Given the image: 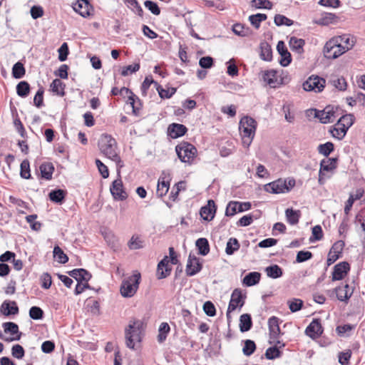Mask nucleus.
<instances>
[{
    "mask_svg": "<svg viewBox=\"0 0 365 365\" xmlns=\"http://www.w3.org/2000/svg\"><path fill=\"white\" fill-rule=\"evenodd\" d=\"M26 69L24 66L21 62L16 63L12 68V76L14 78L19 79L25 76Z\"/></svg>",
    "mask_w": 365,
    "mask_h": 365,
    "instance_id": "47",
    "label": "nucleus"
},
{
    "mask_svg": "<svg viewBox=\"0 0 365 365\" xmlns=\"http://www.w3.org/2000/svg\"><path fill=\"white\" fill-rule=\"evenodd\" d=\"M98 147L101 152L109 159L115 162L118 167H122V161L118 155L117 142L110 135L102 134L98 141Z\"/></svg>",
    "mask_w": 365,
    "mask_h": 365,
    "instance_id": "1",
    "label": "nucleus"
},
{
    "mask_svg": "<svg viewBox=\"0 0 365 365\" xmlns=\"http://www.w3.org/2000/svg\"><path fill=\"white\" fill-rule=\"evenodd\" d=\"M16 88L17 95L21 98H26L29 95L31 91L30 85L26 81H20L16 85Z\"/></svg>",
    "mask_w": 365,
    "mask_h": 365,
    "instance_id": "42",
    "label": "nucleus"
},
{
    "mask_svg": "<svg viewBox=\"0 0 365 365\" xmlns=\"http://www.w3.org/2000/svg\"><path fill=\"white\" fill-rule=\"evenodd\" d=\"M315 118L319 119L320 122L323 124L329 123L331 118L335 117V108L332 106H327L322 110L315 109Z\"/></svg>",
    "mask_w": 365,
    "mask_h": 365,
    "instance_id": "16",
    "label": "nucleus"
},
{
    "mask_svg": "<svg viewBox=\"0 0 365 365\" xmlns=\"http://www.w3.org/2000/svg\"><path fill=\"white\" fill-rule=\"evenodd\" d=\"M30 164L28 160H24L20 165V176L24 179H31Z\"/></svg>",
    "mask_w": 365,
    "mask_h": 365,
    "instance_id": "55",
    "label": "nucleus"
},
{
    "mask_svg": "<svg viewBox=\"0 0 365 365\" xmlns=\"http://www.w3.org/2000/svg\"><path fill=\"white\" fill-rule=\"evenodd\" d=\"M140 63H135L132 65H128L123 67L121 71V75L123 76H128L129 74H132L133 73L137 72L140 69Z\"/></svg>",
    "mask_w": 365,
    "mask_h": 365,
    "instance_id": "64",
    "label": "nucleus"
},
{
    "mask_svg": "<svg viewBox=\"0 0 365 365\" xmlns=\"http://www.w3.org/2000/svg\"><path fill=\"white\" fill-rule=\"evenodd\" d=\"M334 38H336L337 43L339 46H343L344 50H346V52L351 49L355 43L354 37H351L349 34H343L341 36H335Z\"/></svg>",
    "mask_w": 365,
    "mask_h": 365,
    "instance_id": "28",
    "label": "nucleus"
},
{
    "mask_svg": "<svg viewBox=\"0 0 365 365\" xmlns=\"http://www.w3.org/2000/svg\"><path fill=\"white\" fill-rule=\"evenodd\" d=\"M125 4H126L135 13H136L139 16H143V10L137 0H127L125 1Z\"/></svg>",
    "mask_w": 365,
    "mask_h": 365,
    "instance_id": "56",
    "label": "nucleus"
},
{
    "mask_svg": "<svg viewBox=\"0 0 365 365\" xmlns=\"http://www.w3.org/2000/svg\"><path fill=\"white\" fill-rule=\"evenodd\" d=\"M295 185L294 179H289L288 181L285 179L279 178L273 182H269L264 186V191L273 193L279 194L289 192Z\"/></svg>",
    "mask_w": 365,
    "mask_h": 365,
    "instance_id": "4",
    "label": "nucleus"
},
{
    "mask_svg": "<svg viewBox=\"0 0 365 365\" xmlns=\"http://www.w3.org/2000/svg\"><path fill=\"white\" fill-rule=\"evenodd\" d=\"M282 351L277 345L269 347L265 351V357L267 359L273 360L282 356Z\"/></svg>",
    "mask_w": 365,
    "mask_h": 365,
    "instance_id": "51",
    "label": "nucleus"
},
{
    "mask_svg": "<svg viewBox=\"0 0 365 365\" xmlns=\"http://www.w3.org/2000/svg\"><path fill=\"white\" fill-rule=\"evenodd\" d=\"M187 132V127L180 123H171L168 128V135L173 139L183 136Z\"/></svg>",
    "mask_w": 365,
    "mask_h": 365,
    "instance_id": "21",
    "label": "nucleus"
},
{
    "mask_svg": "<svg viewBox=\"0 0 365 365\" xmlns=\"http://www.w3.org/2000/svg\"><path fill=\"white\" fill-rule=\"evenodd\" d=\"M65 84L58 78L54 79L51 84V91L60 96L65 95Z\"/></svg>",
    "mask_w": 365,
    "mask_h": 365,
    "instance_id": "44",
    "label": "nucleus"
},
{
    "mask_svg": "<svg viewBox=\"0 0 365 365\" xmlns=\"http://www.w3.org/2000/svg\"><path fill=\"white\" fill-rule=\"evenodd\" d=\"M277 50L280 56L279 64L283 67L288 66L292 62V55L283 41H278Z\"/></svg>",
    "mask_w": 365,
    "mask_h": 365,
    "instance_id": "13",
    "label": "nucleus"
},
{
    "mask_svg": "<svg viewBox=\"0 0 365 365\" xmlns=\"http://www.w3.org/2000/svg\"><path fill=\"white\" fill-rule=\"evenodd\" d=\"M0 312L5 316L15 315L19 313V307L15 301L5 300L1 305Z\"/></svg>",
    "mask_w": 365,
    "mask_h": 365,
    "instance_id": "26",
    "label": "nucleus"
},
{
    "mask_svg": "<svg viewBox=\"0 0 365 365\" xmlns=\"http://www.w3.org/2000/svg\"><path fill=\"white\" fill-rule=\"evenodd\" d=\"M240 247L238 240L235 237H230L226 245L225 252L228 255H233Z\"/></svg>",
    "mask_w": 365,
    "mask_h": 365,
    "instance_id": "43",
    "label": "nucleus"
},
{
    "mask_svg": "<svg viewBox=\"0 0 365 365\" xmlns=\"http://www.w3.org/2000/svg\"><path fill=\"white\" fill-rule=\"evenodd\" d=\"M258 215H254L252 214L246 215L242 216L237 222V225L239 227H247L250 225L254 219H257Z\"/></svg>",
    "mask_w": 365,
    "mask_h": 365,
    "instance_id": "57",
    "label": "nucleus"
},
{
    "mask_svg": "<svg viewBox=\"0 0 365 365\" xmlns=\"http://www.w3.org/2000/svg\"><path fill=\"white\" fill-rule=\"evenodd\" d=\"M312 236L309 241L313 242L314 241L321 240L323 237V230L320 225H316L312 228Z\"/></svg>",
    "mask_w": 365,
    "mask_h": 365,
    "instance_id": "63",
    "label": "nucleus"
},
{
    "mask_svg": "<svg viewBox=\"0 0 365 365\" xmlns=\"http://www.w3.org/2000/svg\"><path fill=\"white\" fill-rule=\"evenodd\" d=\"M326 81L318 76L312 75L305 81L303 84V89L306 91H314L319 93L325 87Z\"/></svg>",
    "mask_w": 365,
    "mask_h": 365,
    "instance_id": "9",
    "label": "nucleus"
},
{
    "mask_svg": "<svg viewBox=\"0 0 365 365\" xmlns=\"http://www.w3.org/2000/svg\"><path fill=\"white\" fill-rule=\"evenodd\" d=\"M202 268V264L200 262V259L190 253L186 266V274L189 277L194 276L198 273Z\"/></svg>",
    "mask_w": 365,
    "mask_h": 365,
    "instance_id": "15",
    "label": "nucleus"
},
{
    "mask_svg": "<svg viewBox=\"0 0 365 365\" xmlns=\"http://www.w3.org/2000/svg\"><path fill=\"white\" fill-rule=\"evenodd\" d=\"M348 130L349 129H347V127L344 126V123H341L340 125H337L336 122L332 128L330 129V132L333 138L341 140L345 137Z\"/></svg>",
    "mask_w": 365,
    "mask_h": 365,
    "instance_id": "34",
    "label": "nucleus"
},
{
    "mask_svg": "<svg viewBox=\"0 0 365 365\" xmlns=\"http://www.w3.org/2000/svg\"><path fill=\"white\" fill-rule=\"evenodd\" d=\"M141 275L138 272L128 277L122 282L120 294L124 297H131L137 292L140 282Z\"/></svg>",
    "mask_w": 365,
    "mask_h": 365,
    "instance_id": "5",
    "label": "nucleus"
},
{
    "mask_svg": "<svg viewBox=\"0 0 365 365\" xmlns=\"http://www.w3.org/2000/svg\"><path fill=\"white\" fill-rule=\"evenodd\" d=\"M54 166L51 162H43L39 166L41 178L42 179L50 180L54 172Z\"/></svg>",
    "mask_w": 365,
    "mask_h": 365,
    "instance_id": "27",
    "label": "nucleus"
},
{
    "mask_svg": "<svg viewBox=\"0 0 365 365\" xmlns=\"http://www.w3.org/2000/svg\"><path fill=\"white\" fill-rule=\"evenodd\" d=\"M195 246L200 255L205 256L210 252V244L207 239L205 237L197 239L195 242Z\"/></svg>",
    "mask_w": 365,
    "mask_h": 365,
    "instance_id": "37",
    "label": "nucleus"
},
{
    "mask_svg": "<svg viewBox=\"0 0 365 365\" xmlns=\"http://www.w3.org/2000/svg\"><path fill=\"white\" fill-rule=\"evenodd\" d=\"M4 331L6 334H10L14 336L13 337H6L4 341L6 342H11L12 341L20 340L22 333L19 331V326L17 324L12 322H4L2 324Z\"/></svg>",
    "mask_w": 365,
    "mask_h": 365,
    "instance_id": "11",
    "label": "nucleus"
},
{
    "mask_svg": "<svg viewBox=\"0 0 365 365\" xmlns=\"http://www.w3.org/2000/svg\"><path fill=\"white\" fill-rule=\"evenodd\" d=\"M274 22L276 26H290L294 24V21L282 14H276L274 18Z\"/></svg>",
    "mask_w": 365,
    "mask_h": 365,
    "instance_id": "52",
    "label": "nucleus"
},
{
    "mask_svg": "<svg viewBox=\"0 0 365 365\" xmlns=\"http://www.w3.org/2000/svg\"><path fill=\"white\" fill-rule=\"evenodd\" d=\"M323 53L326 58L335 59L346 53V50L337 43L336 38H332L324 45Z\"/></svg>",
    "mask_w": 365,
    "mask_h": 365,
    "instance_id": "8",
    "label": "nucleus"
},
{
    "mask_svg": "<svg viewBox=\"0 0 365 365\" xmlns=\"http://www.w3.org/2000/svg\"><path fill=\"white\" fill-rule=\"evenodd\" d=\"M128 102L132 106L133 113L135 115H138L142 108L141 100L136 95L132 93V96H128Z\"/></svg>",
    "mask_w": 365,
    "mask_h": 365,
    "instance_id": "41",
    "label": "nucleus"
},
{
    "mask_svg": "<svg viewBox=\"0 0 365 365\" xmlns=\"http://www.w3.org/2000/svg\"><path fill=\"white\" fill-rule=\"evenodd\" d=\"M289 47L291 50L299 54L304 53V46L305 45V41L302 38H298L295 36H292L289 41Z\"/></svg>",
    "mask_w": 365,
    "mask_h": 365,
    "instance_id": "33",
    "label": "nucleus"
},
{
    "mask_svg": "<svg viewBox=\"0 0 365 365\" xmlns=\"http://www.w3.org/2000/svg\"><path fill=\"white\" fill-rule=\"evenodd\" d=\"M257 128L256 120L250 116H244L239 123V130L245 147H249L255 137Z\"/></svg>",
    "mask_w": 365,
    "mask_h": 365,
    "instance_id": "2",
    "label": "nucleus"
},
{
    "mask_svg": "<svg viewBox=\"0 0 365 365\" xmlns=\"http://www.w3.org/2000/svg\"><path fill=\"white\" fill-rule=\"evenodd\" d=\"M53 253V257L57 259L59 263L66 264L68 261V257L58 245L54 247Z\"/></svg>",
    "mask_w": 365,
    "mask_h": 365,
    "instance_id": "48",
    "label": "nucleus"
},
{
    "mask_svg": "<svg viewBox=\"0 0 365 365\" xmlns=\"http://www.w3.org/2000/svg\"><path fill=\"white\" fill-rule=\"evenodd\" d=\"M324 328L322 326L321 319H314L307 327L305 334L312 339H316L322 334Z\"/></svg>",
    "mask_w": 365,
    "mask_h": 365,
    "instance_id": "12",
    "label": "nucleus"
},
{
    "mask_svg": "<svg viewBox=\"0 0 365 365\" xmlns=\"http://www.w3.org/2000/svg\"><path fill=\"white\" fill-rule=\"evenodd\" d=\"M251 5L257 9H271L272 3L269 0H252Z\"/></svg>",
    "mask_w": 365,
    "mask_h": 365,
    "instance_id": "61",
    "label": "nucleus"
},
{
    "mask_svg": "<svg viewBox=\"0 0 365 365\" xmlns=\"http://www.w3.org/2000/svg\"><path fill=\"white\" fill-rule=\"evenodd\" d=\"M168 257L165 256L158 264L156 276L158 279H165L170 274L172 267L168 265Z\"/></svg>",
    "mask_w": 365,
    "mask_h": 365,
    "instance_id": "19",
    "label": "nucleus"
},
{
    "mask_svg": "<svg viewBox=\"0 0 365 365\" xmlns=\"http://www.w3.org/2000/svg\"><path fill=\"white\" fill-rule=\"evenodd\" d=\"M287 304L292 312H297L302 309L304 302L298 298H292L287 301Z\"/></svg>",
    "mask_w": 365,
    "mask_h": 365,
    "instance_id": "50",
    "label": "nucleus"
},
{
    "mask_svg": "<svg viewBox=\"0 0 365 365\" xmlns=\"http://www.w3.org/2000/svg\"><path fill=\"white\" fill-rule=\"evenodd\" d=\"M280 322H282V321L275 316H272L268 319L269 339H277L281 334H283L279 328Z\"/></svg>",
    "mask_w": 365,
    "mask_h": 365,
    "instance_id": "17",
    "label": "nucleus"
},
{
    "mask_svg": "<svg viewBox=\"0 0 365 365\" xmlns=\"http://www.w3.org/2000/svg\"><path fill=\"white\" fill-rule=\"evenodd\" d=\"M260 58L264 61H271L272 60V49L269 43L264 41L260 43Z\"/></svg>",
    "mask_w": 365,
    "mask_h": 365,
    "instance_id": "30",
    "label": "nucleus"
},
{
    "mask_svg": "<svg viewBox=\"0 0 365 365\" xmlns=\"http://www.w3.org/2000/svg\"><path fill=\"white\" fill-rule=\"evenodd\" d=\"M355 116L352 113H346L343 115L338 120L337 125H340L341 123H344L345 127L349 129L354 123Z\"/></svg>",
    "mask_w": 365,
    "mask_h": 365,
    "instance_id": "53",
    "label": "nucleus"
},
{
    "mask_svg": "<svg viewBox=\"0 0 365 365\" xmlns=\"http://www.w3.org/2000/svg\"><path fill=\"white\" fill-rule=\"evenodd\" d=\"M43 315V311L39 307L33 306L29 309V317L34 320L42 319Z\"/></svg>",
    "mask_w": 365,
    "mask_h": 365,
    "instance_id": "59",
    "label": "nucleus"
},
{
    "mask_svg": "<svg viewBox=\"0 0 365 365\" xmlns=\"http://www.w3.org/2000/svg\"><path fill=\"white\" fill-rule=\"evenodd\" d=\"M267 275L272 279H277L282 276L283 270L278 264H272L265 268Z\"/></svg>",
    "mask_w": 365,
    "mask_h": 365,
    "instance_id": "40",
    "label": "nucleus"
},
{
    "mask_svg": "<svg viewBox=\"0 0 365 365\" xmlns=\"http://www.w3.org/2000/svg\"><path fill=\"white\" fill-rule=\"evenodd\" d=\"M339 17L332 13H324L321 17L316 21L319 25L328 26L331 24H336L339 21Z\"/></svg>",
    "mask_w": 365,
    "mask_h": 365,
    "instance_id": "32",
    "label": "nucleus"
},
{
    "mask_svg": "<svg viewBox=\"0 0 365 365\" xmlns=\"http://www.w3.org/2000/svg\"><path fill=\"white\" fill-rule=\"evenodd\" d=\"M170 188V180H166L165 177L160 176L158 179L156 195L158 197L165 196Z\"/></svg>",
    "mask_w": 365,
    "mask_h": 365,
    "instance_id": "31",
    "label": "nucleus"
},
{
    "mask_svg": "<svg viewBox=\"0 0 365 365\" xmlns=\"http://www.w3.org/2000/svg\"><path fill=\"white\" fill-rule=\"evenodd\" d=\"M142 322L139 320L130 323L125 330V344L126 346L131 349H135V343L140 342Z\"/></svg>",
    "mask_w": 365,
    "mask_h": 365,
    "instance_id": "3",
    "label": "nucleus"
},
{
    "mask_svg": "<svg viewBox=\"0 0 365 365\" xmlns=\"http://www.w3.org/2000/svg\"><path fill=\"white\" fill-rule=\"evenodd\" d=\"M334 292L336 294V297L339 301L347 302L353 294L354 289L350 288L348 284L344 286L336 287Z\"/></svg>",
    "mask_w": 365,
    "mask_h": 365,
    "instance_id": "24",
    "label": "nucleus"
},
{
    "mask_svg": "<svg viewBox=\"0 0 365 365\" xmlns=\"http://www.w3.org/2000/svg\"><path fill=\"white\" fill-rule=\"evenodd\" d=\"M246 295L242 294L240 289H235L231 294L230 301L226 313L228 325L231 322V312H234L237 308L241 309L245 302Z\"/></svg>",
    "mask_w": 365,
    "mask_h": 365,
    "instance_id": "6",
    "label": "nucleus"
},
{
    "mask_svg": "<svg viewBox=\"0 0 365 365\" xmlns=\"http://www.w3.org/2000/svg\"><path fill=\"white\" fill-rule=\"evenodd\" d=\"M110 191L115 200L123 201L128 197V194L123 188V184L121 178H118L112 182Z\"/></svg>",
    "mask_w": 365,
    "mask_h": 365,
    "instance_id": "10",
    "label": "nucleus"
},
{
    "mask_svg": "<svg viewBox=\"0 0 365 365\" xmlns=\"http://www.w3.org/2000/svg\"><path fill=\"white\" fill-rule=\"evenodd\" d=\"M156 90L160 97L163 99L170 98L177 91L175 88L173 87L168 89H165L160 85H158V86L156 87Z\"/></svg>",
    "mask_w": 365,
    "mask_h": 365,
    "instance_id": "54",
    "label": "nucleus"
},
{
    "mask_svg": "<svg viewBox=\"0 0 365 365\" xmlns=\"http://www.w3.org/2000/svg\"><path fill=\"white\" fill-rule=\"evenodd\" d=\"M66 195V190L62 189H55L52 190L49 192L48 197L51 202L61 205L64 202Z\"/></svg>",
    "mask_w": 365,
    "mask_h": 365,
    "instance_id": "29",
    "label": "nucleus"
},
{
    "mask_svg": "<svg viewBox=\"0 0 365 365\" xmlns=\"http://www.w3.org/2000/svg\"><path fill=\"white\" fill-rule=\"evenodd\" d=\"M285 215L287 217V222L292 225H294L299 222L301 212L300 210H295L292 208H287L285 210Z\"/></svg>",
    "mask_w": 365,
    "mask_h": 365,
    "instance_id": "39",
    "label": "nucleus"
},
{
    "mask_svg": "<svg viewBox=\"0 0 365 365\" xmlns=\"http://www.w3.org/2000/svg\"><path fill=\"white\" fill-rule=\"evenodd\" d=\"M334 145L331 142H327L324 144H320L317 148L319 153L327 158L334 151Z\"/></svg>",
    "mask_w": 365,
    "mask_h": 365,
    "instance_id": "49",
    "label": "nucleus"
},
{
    "mask_svg": "<svg viewBox=\"0 0 365 365\" xmlns=\"http://www.w3.org/2000/svg\"><path fill=\"white\" fill-rule=\"evenodd\" d=\"M217 210L216 205L213 200H209L207 204L201 207L200 214L201 217L205 221H211L215 215Z\"/></svg>",
    "mask_w": 365,
    "mask_h": 365,
    "instance_id": "18",
    "label": "nucleus"
},
{
    "mask_svg": "<svg viewBox=\"0 0 365 365\" xmlns=\"http://www.w3.org/2000/svg\"><path fill=\"white\" fill-rule=\"evenodd\" d=\"M179 159L183 163H190L197 153L196 148L188 142H182L175 147Z\"/></svg>",
    "mask_w": 365,
    "mask_h": 365,
    "instance_id": "7",
    "label": "nucleus"
},
{
    "mask_svg": "<svg viewBox=\"0 0 365 365\" xmlns=\"http://www.w3.org/2000/svg\"><path fill=\"white\" fill-rule=\"evenodd\" d=\"M170 331V327L167 322L160 324L158 329V341L159 343H163L165 341L168 333Z\"/></svg>",
    "mask_w": 365,
    "mask_h": 365,
    "instance_id": "45",
    "label": "nucleus"
},
{
    "mask_svg": "<svg viewBox=\"0 0 365 365\" xmlns=\"http://www.w3.org/2000/svg\"><path fill=\"white\" fill-rule=\"evenodd\" d=\"M44 88L39 85V88L34 96V104L37 108H41L43 106Z\"/></svg>",
    "mask_w": 365,
    "mask_h": 365,
    "instance_id": "58",
    "label": "nucleus"
},
{
    "mask_svg": "<svg viewBox=\"0 0 365 365\" xmlns=\"http://www.w3.org/2000/svg\"><path fill=\"white\" fill-rule=\"evenodd\" d=\"M262 78L263 80L272 88H276L279 85L284 83L283 79H281L280 82L278 81L277 71L274 69L265 71Z\"/></svg>",
    "mask_w": 365,
    "mask_h": 365,
    "instance_id": "25",
    "label": "nucleus"
},
{
    "mask_svg": "<svg viewBox=\"0 0 365 365\" xmlns=\"http://www.w3.org/2000/svg\"><path fill=\"white\" fill-rule=\"evenodd\" d=\"M252 327V317L250 314H243L240 317V330L241 332L250 331Z\"/></svg>",
    "mask_w": 365,
    "mask_h": 365,
    "instance_id": "36",
    "label": "nucleus"
},
{
    "mask_svg": "<svg viewBox=\"0 0 365 365\" xmlns=\"http://www.w3.org/2000/svg\"><path fill=\"white\" fill-rule=\"evenodd\" d=\"M11 355L17 359H22L25 356V350L21 345L14 344L11 347Z\"/></svg>",
    "mask_w": 365,
    "mask_h": 365,
    "instance_id": "60",
    "label": "nucleus"
},
{
    "mask_svg": "<svg viewBox=\"0 0 365 365\" xmlns=\"http://www.w3.org/2000/svg\"><path fill=\"white\" fill-rule=\"evenodd\" d=\"M337 158H329L327 159H323L320 163V169L319 173V182L322 184V172L323 171H331L337 167Z\"/></svg>",
    "mask_w": 365,
    "mask_h": 365,
    "instance_id": "20",
    "label": "nucleus"
},
{
    "mask_svg": "<svg viewBox=\"0 0 365 365\" xmlns=\"http://www.w3.org/2000/svg\"><path fill=\"white\" fill-rule=\"evenodd\" d=\"M261 278V274L257 272H252L245 275L242 279L243 284L247 287H252L257 284Z\"/></svg>",
    "mask_w": 365,
    "mask_h": 365,
    "instance_id": "35",
    "label": "nucleus"
},
{
    "mask_svg": "<svg viewBox=\"0 0 365 365\" xmlns=\"http://www.w3.org/2000/svg\"><path fill=\"white\" fill-rule=\"evenodd\" d=\"M144 6L148 9L153 14L158 16L160 14V9L158 4L150 0H146L144 1Z\"/></svg>",
    "mask_w": 365,
    "mask_h": 365,
    "instance_id": "62",
    "label": "nucleus"
},
{
    "mask_svg": "<svg viewBox=\"0 0 365 365\" xmlns=\"http://www.w3.org/2000/svg\"><path fill=\"white\" fill-rule=\"evenodd\" d=\"M73 9L81 16L87 17L91 15L93 6L88 0H78L73 6Z\"/></svg>",
    "mask_w": 365,
    "mask_h": 365,
    "instance_id": "23",
    "label": "nucleus"
},
{
    "mask_svg": "<svg viewBox=\"0 0 365 365\" xmlns=\"http://www.w3.org/2000/svg\"><path fill=\"white\" fill-rule=\"evenodd\" d=\"M232 31L235 34L241 36L246 37L252 34V30L244 24L237 23L232 26Z\"/></svg>",
    "mask_w": 365,
    "mask_h": 365,
    "instance_id": "38",
    "label": "nucleus"
},
{
    "mask_svg": "<svg viewBox=\"0 0 365 365\" xmlns=\"http://www.w3.org/2000/svg\"><path fill=\"white\" fill-rule=\"evenodd\" d=\"M67 273L74 278L77 282H88L92 277V274L83 268L73 269Z\"/></svg>",
    "mask_w": 365,
    "mask_h": 365,
    "instance_id": "22",
    "label": "nucleus"
},
{
    "mask_svg": "<svg viewBox=\"0 0 365 365\" xmlns=\"http://www.w3.org/2000/svg\"><path fill=\"white\" fill-rule=\"evenodd\" d=\"M242 341L244 342V346L242 348L243 354L246 356H251L257 349L255 342L251 339H246Z\"/></svg>",
    "mask_w": 365,
    "mask_h": 365,
    "instance_id": "46",
    "label": "nucleus"
},
{
    "mask_svg": "<svg viewBox=\"0 0 365 365\" xmlns=\"http://www.w3.org/2000/svg\"><path fill=\"white\" fill-rule=\"evenodd\" d=\"M350 271V265L347 262H341L334 265L332 272V281L343 279Z\"/></svg>",
    "mask_w": 365,
    "mask_h": 365,
    "instance_id": "14",
    "label": "nucleus"
}]
</instances>
